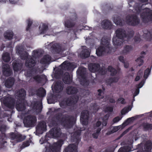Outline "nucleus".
Returning a JSON list of instances; mask_svg holds the SVG:
<instances>
[{
	"instance_id": "22",
	"label": "nucleus",
	"mask_w": 152,
	"mask_h": 152,
	"mask_svg": "<svg viewBox=\"0 0 152 152\" xmlns=\"http://www.w3.org/2000/svg\"><path fill=\"white\" fill-rule=\"evenodd\" d=\"M126 22L129 24L132 25H135L138 23L139 22V19L136 16H134L132 18L129 16H127L126 18Z\"/></svg>"
},
{
	"instance_id": "23",
	"label": "nucleus",
	"mask_w": 152,
	"mask_h": 152,
	"mask_svg": "<svg viewBox=\"0 0 152 152\" xmlns=\"http://www.w3.org/2000/svg\"><path fill=\"white\" fill-rule=\"evenodd\" d=\"M66 91L67 94L72 95L76 94L78 92V90L76 87L69 86L66 88Z\"/></svg>"
},
{
	"instance_id": "12",
	"label": "nucleus",
	"mask_w": 152,
	"mask_h": 152,
	"mask_svg": "<svg viewBox=\"0 0 152 152\" xmlns=\"http://www.w3.org/2000/svg\"><path fill=\"white\" fill-rule=\"evenodd\" d=\"M46 125L44 121H40L36 126V131L39 134H42L47 130Z\"/></svg>"
},
{
	"instance_id": "6",
	"label": "nucleus",
	"mask_w": 152,
	"mask_h": 152,
	"mask_svg": "<svg viewBox=\"0 0 152 152\" xmlns=\"http://www.w3.org/2000/svg\"><path fill=\"white\" fill-rule=\"evenodd\" d=\"M51 51L53 54L60 55L62 57H65L69 55L71 53L70 49L67 48H51Z\"/></svg>"
},
{
	"instance_id": "7",
	"label": "nucleus",
	"mask_w": 152,
	"mask_h": 152,
	"mask_svg": "<svg viewBox=\"0 0 152 152\" xmlns=\"http://www.w3.org/2000/svg\"><path fill=\"white\" fill-rule=\"evenodd\" d=\"M27 103L25 99L19 98L16 102L15 108L18 111H23L26 109Z\"/></svg>"
},
{
	"instance_id": "41",
	"label": "nucleus",
	"mask_w": 152,
	"mask_h": 152,
	"mask_svg": "<svg viewBox=\"0 0 152 152\" xmlns=\"http://www.w3.org/2000/svg\"><path fill=\"white\" fill-rule=\"evenodd\" d=\"M107 69L109 72H111L110 75L112 76H115L117 73V72L116 69L111 66H109Z\"/></svg>"
},
{
	"instance_id": "48",
	"label": "nucleus",
	"mask_w": 152,
	"mask_h": 152,
	"mask_svg": "<svg viewBox=\"0 0 152 152\" xmlns=\"http://www.w3.org/2000/svg\"><path fill=\"white\" fill-rule=\"evenodd\" d=\"M30 145V142L28 140H26L23 142L20 148L21 149H23L26 147Z\"/></svg>"
},
{
	"instance_id": "37",
	"label": "nucleus",
	"mask_w": 152,
	"mask_h": 152,
	"mask_svg": "<svg viewBox=\"0 0 152 152\" xmlns=\"http://www.w3.org/2000/svg\"><path fill=\"white\" fill-rule=\"evenodd\" d=\"M132 149L129 146H124L121 148L118 152H129L132 151Z\"/></svg>"
},
{
	"instance_id": "4",
	"label": "nucleus",
	"mask_w": 152,
	"mask_h": 152,
	"mask_svg": "<svg viewBox=\"0 0 152 152\" xmlns=\"http://www.w3.org/2000/svg\"><path fill=\"white\" fill-rule=\"evenodd\" d=\"M37 121V118L35 116L30 115L25 117L23 122L26 127H31L34 126Z\"/></svg>"
},
{
	"instance_id": "20",
	"label": "nucleus",
	"mask_w": 152,
	"mask_h": 152,
	"mask_svg": "<svg viewBox=\"0 0 152 152\" xmlns=\"http://www.w3.org/2000/svg\"><path fill=\"white\" fill-rule=\"evenodd\" d=\"M62 80L65 84H70L72 82V76H70L69 72H66L63 76Z\"/></svg>"
},
{
	"instance_id": "10",
	"label": "nucleus",
	"mask_w": 152,
	"mask_h": 152,
	"mask_svg": "<svg viewBox=\"0 0 152 152\" xmlns=\"http://www.w3.org/2000/svg\"><path fill=\"white\" fill-rule=\"evenodd\" d=\"M152 143L151 141H147L145 145V150H143L142 145L139 144L137 145V149H139L137 152H150L152 149Z\"/></svg>"
},
{
	"instance_id": "45",
	"label": "nucleus",
	"mask_w": 152,
	"mask_h": 152,
	"mask_svg": "<svg viewBox=\"0 0 152 152\" xmlns=\"http://www.w3.org/2000/svg\"><path fill=\"white\" fill-rule=\"evenodd\" d=\"M13 36V33L12 32H6L4 34V36L5 38L9 40L12 38Z\"/></svg>"
},
{
	"instance_id": "26",
	"label": "nucleus",
	"mask_w": 152,
	"mask_h": 152,
	"mask_svg": "<svg viewBox=\"0 0 152 152\" xmlns=\"http://www.w3.org/2000/svg\"><path fill=\"white\" fill-rule=\"evenodd\" d=\"M51 59V57L50 56L48 55H45L41 59L40 63L43 64H48L50 62Z\"/></svg>"
},
{
	"instance_id": "8",
	"label": "nucleus",
	"mask_w": 152,
	"mask_h": 152,
	"mask_svg": "<svg viewBox=\"0 0 152 152\" xmlns=\"http://www.w3.org/2000/svg\"><path fill=\"white\" fill-rule=\"evenodd\" d=\"M141 11L142 12L141 16L143 21H147L149 20L152 21V10L145 8Z\"/></svg>"
},
{
	"instance_id": "19",
	"label": "nucleus",
	"mask_w": 152,
	"mask_h": 152,
	"mask_svg": "<svg viewBox=\"0 0 152 152\" xmlns=\"http://www.w3.org/2000/svg\"><path fill=\"white\" fill-rule=\"evenodd\" d=\"M36 62V58H34L32 57L29 56L26 60L25 65L28 68L32 67L35 66Z\"/></svg>"
},
{
	"instance_id": "53",
	"label": "nucleus",
	"mask_w": 152,
	"mask_h": 152,
	"mask_svg": "<svg viewBox=\"0 0 152 152\" xmlns=\"http://www.w3.org/2000/svg\"><path fill=\"white\" fill-rule=\"evenodd\" d=\"M40 104L39 102H34L32 104V107L35 110L37 108L38 106Z\"/></svg>"
},
{
	"instance_id": "2",
	"label": "nucleus",
	"mask_w": 152,
	"mask_h": 152,
	"mask_svg": "<svg viewBox=\"0 0 152 152\" xmlns=\"http://www.w3.org/2000/svg\"><path fill=\"white\" fill-rule=\"evenodd\" d=\"M80 134V130L76 131L71 134L72 140L75 143L69 144L65 148L64 152H77L78 145L81 140Z\"/></svg>"
},
{
	"instance_id": "32",
	"label": "nucleus",
	"mask_w": 152,
	"mask_h": 152,
	"mask_svg": "<svg viewBox=\"0 0 152 152\" xmlns=\"http://www.w3.org/2000/svg\"><path fill=\"white\" fill-rule=\"evenodd\" d=\"M89 112L86 110H83L80 114V120H88L89 117Z\"/></svg>"
},
{
	"instance_id": "35",
	"label": "nucleus",
	"mask_w": 152,
	"mask_h": 152,
	"mask_svg": "<svg viewBox=\"0 0 152 152\" xmlns=\"http://www.w3.org/2000/svg\"><path fill=\"white\" fill-rule=\"evenodd\" d=\"M142 126L145 131H147L152 129V124H149L147 122H143L142 124Z\"/></svg>"
},
{
	"instance_id": "15",
	"label": "nucleus",
	"mask_w": 152,
	"mask_h": 152,
	"mask_svg": "<svg viewBox=\"0 0 152 152\" xmlns=\"http://www.w3.org/2000/svg\"><path fill=\"white\" fill-rule=\"evenodd\" d=\"M60 66L61 69L64 70L71 71L75 68L74 65L72 63L66 61L64 62Z\"/></svg>"
},
{
	"instance_id": "14",
	"label": "nucleus",
	"mask_w": 152,
	"mask_h": 152,
	"mask_svg": "<svg viewBox=\"0 0 152 152\" xmlns=\"http://www.w3.org/2000/svg\"><path fill=\"white\" fill-rule=\"evenodd\" d=\"M10 136L11 139L12 140H14V141L15 143L20 142L24 140L22 135L17 133L12 132L10 134Z\"/></svg>"
},
{
	"instance_id": "21",
	"label": "nucleus",
	"mask_w": 152,
	"mask_h": 152,
	"mask_svg": "<svg viewBox=\"0 0 152 152\" xmlns=\"http://www.w3.org/2000/svg\"><path fill=\"white\" fill-rule=\"evenodd\" d=\"M100 68V65L99 64L90 63L88 65V68L90 71L92 72H97Z\"/></svg>"
},
{
	"instance_id": "36",
	"label": "nucleus",
	"mask_w": 152,
	"mask_h": 152,
	"mask_svg": "<svg viewBox=\"0 0 152 152\" xmlns=\"http://www.w3.org/2000/svg\"><path fill=\"white\" fill-rule=\"evenodd\" d=\"M45 47L50 48H57L60 46V44L55 42H53L51 43L47 42L45 44Z\"/></svg>"
},
{
	"instance_id": "50",
	"label": "nucleus",
	"mask_w": 152,
	"mask_h": 152,
	"mask_svg": "<svg viewBox=\"0 0 152 152\" xmlns=\"http://www.w3.org/2000/svg\"><path fill=\"white\" fill-rule=\"evenodd\" d=\"M135 119V118L134 117H132L131 118H127L126 120L125 121L124 124H128L132 122V121L134 120Z\"/></svg>"
},
{
	"instance_id": "33",
	"label": "nucleus",
	"mask_w": 152,
	"mask_h": 152,
	"mask_svg": "<svg viewBox=\"0 0 152 152\" xmlns=\"http://www.w3.org/2000/svg\"><path fill=\"white\" fill-rule=\"evenodd\" d=\"M111 24L110 21L108 20L103 21L101 23V26L100 27H102L106 29L110 28L111 27Z\"/></svg>"
},
{
	"instance_id": "30",
	"label": "nucleus",
	"mask_w": 152,
	"mask_h": 152,
	"mask_svg": "<svg viewBox=\"0 0 152 152\" xmlns=\"http://www.w3.org/2000/svg\"><path fill=\"white\" fill-rule=\"evenodd\" d=\"M77 73L78 75L82 78L84 77L86 74V68L83 67H80L77 70Z\"/></svg>"
},
{
	"instance_id": "63",
	"label": "nucleus",
	"mask_w": 152,
	"mask_h": 152,
	"mask_svg": "<svg viewBox=\"0 0 152 152\" xmlns=\"http://www.w3.org/2000/svg\"><path fill=\"white\" fill-rule=\"evenodd\" d=\"M118 100L119 101H121V103L122 104H125L126 103L124 99L122 97L119 98L118 99Z\"/></svg>"
},
{
	"instance_id": "1",
	"label": "nucleus",
	"mask_w": 152,
	"mask_h": 152,
	"mask_svg": "<svg viewBox=\"0 0 152 152\" xmlns=\"http://www.w3.org/2000/svg\"><path fill=\"white\" fill-rule=\"evenodd\" d=\"M62 113H58L55 115L54 118L58 121H60L64 127L70 129L72 128L75 122V117L72 115H64L61 117Z\"/></svg>"
},
{
	"instance_id": "54",
	"label": "nucleus",
	"mask_w": 152,
	"mask_h": 152,
	"mask_svg": "<svg viewBox=\"0 0 152 152\" xmlns=\"http://www.w3.org/2000/svg\"><path fill=\"white\" fill-rule=\"evenodd\" d=\"M122 117H120L119 116H117L113 118V121L114 123H116L121 120Z\"/></svg>"
},
{
	"instance_id": "9",
	"label": "nucleus",
	"mask_w": 152,
	"mask_h": 152,
	"mask_svg": "<svg viewBox=\"0 0 152 152\" xmlns=\"http://www.w3.org/2000/svg\"><path fill=\"white\" fill-rule=\"evenodd\" d=\"M3 122L0 121V132L4 131L6 129V126L2 124ZM6 138V135L4 133L1 132L0 134V148L4 145L6 142L5 141V138Z\"/></svg>"
},
{
	"instance_id": "29",
	"label": "nucleus",
	"mask_w": 152,
	"mask_h": 152,
	"mask_svg": "<svg viewBox=\"0 0 152 152\" xmlns=\"http://www.w3.org/2000/svg\"><path fill=\"white\" fill-rule=\"evenodd\" d=\"M14 83V80L13 78H8L5 81L4 85L6 87L10 88L12 87Z\"/></svg>"
},
{
	"instance_id": "49",
	"label": "nucleus",
	"mask_w": 152,
	"mask_h": 152,
	"mask_svg": "<svg viewBox=\"0 0 152 152\" xmlns=\"http://www.w3.org/2000/svg\"><path fill=\"white\" fill-rule=\"evenodd\" d=\"M135 61L138 64V66H140L143 64L144 61L142 59H140V58H138Z\"/></svg>"
},
{
	"instance_id": "40",
	"label": "nucleus",
	"mask_w": 152,
	"mask_h": 152,
	"mask_svg": "<svg viewBox=\"0 0 152 152\" xmlns=\"http://www.w3.org/2000/svg\"><path fill=\"white\" fill-rule=\"evenodd\" d=\"M33 79L37 83H41L43 79V75H37L33 76Z\"/></svg>"
},
{
	"instance_id": "11",
	"label": "nucleus",
	"mask_w": 152,
	"mask_h": 152,
	"mask_svg": "<svg viewBox=\"0 0 152 152\" xmlns=\"http://www.w3.org/2000/svg\"><path fill=\"white\" fill-rule=\"evenodd\" d=\"M64 143L63 140H59L57 142L53 143L50 148L53 152H58Z\"/></svg>"
},
{
	"instance_id": "57",
	"label": "nucleus",
	"mask_w": 152,
	"mask_h": 152,
	"mask_svg": "<svg viewBox=\"0 0 152 152\" xmlns=\"http://www.w3.org/2000/svg\"><path fill=\"white\" fill-rule=\"evenodd\" d=\"M38 53L39 52L37 50H34L32 53V57L33 58L34 57V58H36H36L37 57H38Z\"/></svg>"
},
{
	"instance_id": "3",
	"label": "nucleus",
	"mask_w": 152,
	"mask_h": 152,
	"mask_svg": "<svg viewBox=\"0 0 152 152\" xmlns=\"http://www.w3.org/2000/svg\"><path fill=\"white\" fill-rule=\"evenodd\" d=\"M116 37L113 39V42L115 46L120 45L122 43V40L128 41L129 40V37L126 35L124 31L122 29H118L116 31Z\"/></svg>"
},
{
	"instance_id": "13",
	"label": "nucleus",
	"mask_w": 152,
	"mask_h": 152,
	"mask_svg": "<svg viewBox=\"0 0 152 152\" xmlns=\"http://www.w3.org/2000/svg\"><path fill=\"white\" fill-rule=\"evenodd\" d=\"M118 48H97L96 50V54L98 56H100L104 54L106 50H108L107 53L112 54L111 51H114Z\"/></svg>"
},
{
	"instance_id": "39",
	"label": "nucleus",
	"mask_w": 152,
	"mask_h": 152,
	"mask_svg": "<svg viewBox=\"0 0 152 152\" xmlns=\"http://www.w3.org/2000/svg\"><path fill=\"white\" fill-rule=\"evenodd\" d=\"M74 23L71 20H67L65 21L64 23L65 27L69 29L74 26Z\"/></svg>"
},
{
	"instance_id": "46",
	"label": "nucleus",
	"mask_w": 152,
	"mask_h": 152,
	"mask_svg": "<svg viewBox=\"0 0 152 152\" xmlns=\"http://www.w3.org/2000/svg\"><path fill=\"white\" fill-rule=\"evenodd\" d=\"M97 72L101 75H104L107 72V70L104 67H100Z\"/></svg>"
},
{
	"instance_id": "43",
	"label": "nucleus",
	"mask_w": 152,
	"mask_h": 152,
	"mask_svg": "<svg viewBox=\"0 0 152 152\" xmlns=\"http://www.w3.org/2000/svg\"><path fill=\"white\" fill-rule=\"evenodd\" d=\"M102 129V128L100 127L97 128L96 132L92 134L93 137L95 139H97L99 136V133Z\"/></svg>"
},
{
	"instance_id": "28",
	"label": "nucleus",
	"mask_w": 152,
	"mask_h": 152,
	"mask_svg": "<svg viewBox=\"0 0 152 152\" xmlns=\"http://www.w3.org/2000/svg\"><path fill=\"white\" fill-rule=\"evenodd\" d=\"M36 92L37 95L40 97L45 96L46 94V90L42 87H41L37 90Z\"/></svg>"
},
{
	"instance_id": "5",
	"label": "nucleus",
	"mask_w": 152,
	"mask_h": 152,
	"mask_svg": "<svg viewBox=\"0 0 152 152\" xmlns=\"http://www.w3.org/2000/svg\"><path fill=\"white\" fill-rule=\"evenodd\" d=\"M76 102L73 98L69 97L61 100L59 102V105L61 108L65 109L68 106H74Z\"/></svg>"
},
{
	"instance_id": "55",
	"label": "nucleus",
	"mask_w": 152,
	"mask_h": 152,
	"mask_svg": "<svg viewBox=\"0 0 152 152\" xmlns=\"http://www.w3.org/2000/svg\"><path fill=\"white\" fill-rule=\"evenodd\" d=\"M113 21L116 25H121V20L117 17H116L114 19Z\"/></svg>"
},
{
	"instance_id": "24",
	"label": "nucleus",
	"mask_w": 152,
	"mask_h": 152,
	"mask_svg": "<svg viewBox=\"0 0 152 152\" xmlns=\"http://www.w3.org/2000/svg\"><path fill=\"white\" fill-rule=\"evenodd\" d=\"M12 66L14 71L18 72L20 70L22 66L21 63L16 61H14L12 62Z\"/></svg>"
},
{
	"instance_id": "58",
	"label": "nucleus",
	"mask_w": 152,
	"mask_h": 152,
	"mask_svg": "<svg viewBox=\"0 0 152 152\" xmlns=\"http://www.w3.org/2000/svg\"><path fill=\"white\" fill-rule=\"evenodd\" d=\"M40 104L38 106L37 108L35 110H37L38 113H40L41 112L42 108V103L39 102Z\"/></svg>"
},
{
	"instance_id": "56",
	"label": "nucleus",
	"mask_w": 152,
	"mask_h": 152,
	"mask_svg": "<svg viewBox=\"0 0 152 152\" xmlns=\"http://www.w3.org/2000/svg\"><path fill=\"white\" fill-rule=\"evenodd\" d=\"M133 48H124L123 50L122 53L123 54H127L129 53L130 50H131Z\"/></svg>"
},
{
	"instance_id": "18",
	"label": "nucleus",
	"mask_w": 152,
	"mask_h": 152,
	"mask_svg": "<svg viewBox=\"0 0 152 152\" xmlns=\"http://www.w3.org/2000/svg\"><path fill=\"white\" fill-rule=\"evenodd\" d=\"M16 49L17 52L20 55L22 60H26L29 57L28 52L24 51V48H16Z\"/></svg>"
},
{
	"instance_id": "47",
	"label": "nucleus",
	"mask_w": 152,
	"mask_h": 152,
	"mask_svg": "<svg viewBox=\"0 0 152 152\" xmlns=\"http://www.w3.org/2000/svg\"><path fill=\"white\" fill-rule=\"evenodd\" d=\"M101 44L103 46L102 48L106 47L109 45V41L105 39H103L101 42Z\"/></svg>"
},
{
	"instance_id": "27",
	"label": "nucleus",
	"mask_w": 152,
	"mask_h": 152,
	"mask_svg": "<svg viewBox=\"0 0 152 152\" xmlns=\"http://www.w3.org/2000/svg\"><path fill=\"white\" fill-rule=\"evenodd\" d=\"M63 83L61 81L57 82L54 86L55 90L58 92L61 91L63 88Z\"/></svg>"
},
{
	"instance_id": "16",
	"label": "nucleus",
	"mask_w": 152,
	"mask_h": 152,
	"mask_svg": "<svg viewBox=\"0 0 152 152\" xmlns=\"http://www.w3.org/2000/svg\"><path fill=\"white\" fill-rule=\"evenodd\" d=\"M39 31L41 34L47 33L50 35L54 34L51 32V29H48L47 26L44 23H41L39 27Z\"/></svg>"
},
{
	"instance_id": "61",
	"label": "nucleus",
	"mask_w": 152,
	"mask_h": 152,
	"mask_svg": "<svg viewBox=\"0 0 152 152\" xmlns=\"http://www.w3.org/2000/svg\"><path fill=\"white\" fill-rule=\"evenodd\" d=\"M102 126L101 128H103V126H106L107 124L108 121L105 120H104L103 119H102Z\"/></svg>"
},
{
	"instance_id": "44",
	"label": "nucleus",
	"mask_w": 152,
	"mask_h": 152,
	"mask_svg": "<svg viewBox=\"0 0 152 152\" xmlns=\"http://www.w3.org/2000/svg\"><path fill=\"white\" fill-rule=\"evenodd\" d=\"M151 68V67L150 68H148L145 70L143 77L145 79L147 78L149 75L150 74Z\"/></svg>"
},
{
	"instance_id": "51",
	"label": "nucleus",
	"mask_w": 152,
	"mask_h": 152,
	"mask_svg": "<svg viewBox=\"0 0 152 152\" xmlns=\"http://www.w3.org/2000/svg\"><path fill=\"white\" fill-rule=\"evenodd\" d=\"M102 124V122L99 121H98L94 125V129L100 127V126Z\"/></svg>"
},
{
	"instance_id": "42",
	"label": "nucleus",
	"mask_w": 152,
	"mask_h": 152,
	"mask_svg": "<svg viewBox=\"0 0 152 152\" xmlns=\"http://www.w3.org/2000/svg\"><path fill=\"white\" fill-rule=\"evenodd\" d=\"M89 83V80H87L85 77L83 78L80 81V84L81 85L85 87L88 86Z\"/></svg>"
},
{
	"instance_id": "31",
	"label": "nucleus",
	"mask_w": 152,
	"mask_h": 152,
	"mask_svg": "<svg viewBox=\"0 0 152 152\" xmlns=\"http://www.w3.org/2000/svg\"><path fill=\"white\" fill-rule=\"evenodd\" d=\"M26 95V92L23 88H22L17 92V96L19 98L25 99Z\"/></svg>"
},
{
	"instance_id": "17",
	"label": "nucleus",
	"mask_w": 152,
	"mask_h": 152,
	"mask_svg": "<svg viewBox=\"0 0 152 152\" xmlns=\"http://www.w3.org/2000/svg\"><path fill=\"white\" fill-rule=\"evenodd\" d=\"M49 132L50 135L53 137H59L61 133V129L58 127L52 128L49 131Z\"/></svg>"
},
{
	"instance_id": "52",
	"label": "nucleus",
	"mask_w": 152,
	"mask_h": 152,
	"mask_svg": "<svg viewBox=\"0 0 152 152\" xmlns=\"http://www.w3.org/2000/svg\"><path fill=\"white\" fill-rule=\"evenodd\" d=\"M27 21L28 23V26L26 28V30L28 31L32 23V20L30 19H28L27 20Z\"/></svg>"
},
{
	"instance_id": "34",
	"label": "nucleus",
	"mask_w": 152,
	"mask_h": 152,
	"mask_svg": "<svg viewBox=\"0 0 152 152\" xmlns=\"http://www.w3.org/2000/svg\"><path fill=\"white\" fill-rule=\"evenodd\" d=\"M80 55L83 58H86L90 56V52L88 49H85L81 52Z\"/></svg>"
},
{
	"instance_id": "62",
	"label": "nucleus",
	"mask_w": 152,
	"mask_h": 152,
	"mask_svg": "<svg viewBox=\"0 0 152 152\" xmlns=\"http://www.w3.org/2000/svg\"><path fill=\"white\" fill-rule=\"evenodd\" d=\"M97 91L99 93L98 94V95L99 96H101V99L103 98L104 96H102V93H103V92L102 91V90L101 89H98Z\"/></svg>"
},
{
	"instance_id": "59",
	"label": "nucleus",
	"mask_w": 152,
	"mask_h": 152,
	"mask_svg": "<svg viewBox=\"0 0 152 152\" xmlns=\"http://www.w3.org/2000/svg\"><path fill=\"white\" fill-rule=\"evenodd\" d=\"M113 111V107H108L106 108L105 112H112Z\"/></svg>"
},
{
	"instance_id": "25",
	"label": "nucleus",
	"mask_w": 152,
	"mask_h": 152,
	"mask_svg": "<svg viewBox=\"0 0 152 152\" xmlns=\"http://www.w3.org/2000/svg\"><path fill=\"white\" fill-rule=\"evenodd\" d=\"M2 72L3 75L7 77H8L11 75L12 72L9 68L8 64L4 65L3 67Z\"/></svg>"
},
{
	"instance_id": "38",
	"label": "nucleus",
	"mask_w": 152,
	"mask_h": 152,
	"mask_svg": "<svg viewBox=\"0 0 152 152\" xmlns=\"http://www.w3.org/2000/svg\"><path fill=\"white\" fill-rule=\"evenodd\" d=\"M2 58L3 61L5 62H9L10 60V57L9 53L8 52L4 53L2 56Z\"/></svg>"
},
{
	"instance_id": "60",
	"label": "nucleus",
	"mask_w": 152,
	"mask_h": 152,
	"mask_svg": "<svg viewBox=\"0 0 152 152\" xmlns=\"http://www.w3.org/2000/svg\"><path fill=\"white\" fill-rule=\"evenodd\" d=\"M33 70L31 69H28L27 71V75L28 77H30L32 76Z\"/></svg>"
},
{
	"instance_id": "64",
	"label": "nucleus",
	"mask_w": 152,
	"mask_h": 152,
	"mask_svg": "<svg viewBox=\"0 0 152 152\" xmlns=\"http://www.w3.org/2000/svg\"><path fill=\"white\" fill-rule=\"evenodd\" d=\"M145 81L144 80H142L139 84L137 85L138 88H140L143 86Z\"/></svg>"
}]
</instances>
